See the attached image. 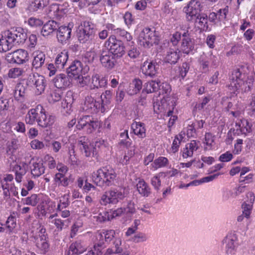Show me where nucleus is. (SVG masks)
Returning a JSON list of instances; mask_svg holds the SVG:
<instances>
[{
  "mask_svg": "<svg viewBox=\"0 0 255 255\" xmlns=\"http://www.w3.org/2000/svg\"><path fill=\"white\" fill-rule=\"evenodd\" d=\"M245 69V67L242 66L233 71L228 86L231 92L237 94L240 92L246 93L251 90L253 84L248 82V76Z\"/></svg>",
  "mask_w": 255,
  "mask_h": 255,
  "instance_id": "obj_1",
  "label": "nucleus"
},
{
  "mask_svg": "<svg viewBox=\"0 0 255 255\" xmlns=\"http://www.w3.org/2000/svg\"><path fill=\"white\" fill-rule=\"evenodd\" d=\"M117 178L115 170L110 166L103 167L94 172L92 179L97 186L103 187L114 185Z\"/></svg>",
  "mask_w": 255,
  "mask_h": 255,
  "instance_id": "obj_2",
  "label": "nucleus"
},
{
  "mask_svg": "<svg viewBox=\"0 0 255 255\" xmlns=\"http://www.w3.org/2000/svg\"><path fill=\"white\" fill-rule=\"evenodd\" d=\"M127 195V189L126 187H121L119 189L109 190L102 195L100 203L104 206L108 204H116L120 200H123Z\"/></svg>",
  "mask_w": 255,
  "mask_h": 255,
  "instance_id": "obj_3",
  "label": "nucleus"
},
{
  "mask_svg": "<svg viewBox=\"0 0 255 255\" xmlns=\"http://www.w3.org/2000/svg\"><path fill=\"white\" fill-rule=\"evenodd\" d=\"M138 39L141 45L146 47L158 44L160 38L154 28L145 27L140 32Z\"/></svg>",
  "mask_w": 255,
  "mask_h": 255,
  "instance_id": "obj_4",
  "label": "nucleus"
},
{
  "mask_svg": "<svg viewBox=\"0 0 255 255\" xmlns=\"http://www.w3.org/2000/svg\"><path fill=\"white\" fill-rule=\"evenodd\" d=\"M105 46L116 57H121L125 53V47L123 42L117 38L116 35H111L104 43Z\"/></svg>",
  "mask_w": 255,
  "mask_h": 255,
  "instance_id": "obj_5",
  "label": "nucleus"
},
{
  "mask_svg": "<svg viewBox=\"0 0 255 255\" xmlns=\"http://www.w3.org/2000/svg\"><path fill=\"white\" fill-rule=\"evenodd\" d=\"M37 230L36 234L33 235L34 242L36 247L40 251V254H45L49 249L48 238L46 233V229L41 225L39 224Z\"/></svg>",
  "mask_w": 255,
  "mask_h": 255,
  "instance_id": "obj_6",
  "label": "nucleus"
},
{
  "mask_svg": "<svg viewBox=\"0 0 255 255\" xmlns=\"http://www.w3.org/2000/svg\"><path fill=\"white\" fill-rule=\"evenodd\" d=\"M100 126L98 121L90 116H84L80 118L76 125L79 130L83 129L87 133H91Z\"/></svg>",
  "mask_w": 255,
  "mask_h": 255,
  "instance_id": "obj_7",
  "label": "nucleus"
},
{
  "mask_svg": "<svg viewBox=\"0 0 255 255\" xmlns=\"http://www.w3.org/2000/svg\"><path fill=\"white\" fill-rule=\"evenodd\" d=\"M83 110L86 112L95 114L99 112L104 113L106 108L99 101H96L91 96H87L85 98Z\"/></svg>",
  "mask_w": 255,
  "mask_h": 255,
  "instance_id": "obj_8",
  "label": "nucleus"
},
{
  "mask_svg": "<svg viewBox=\"0 0 255 255\" xmlns=\"http://www.w3.org/2000/svg\"><path fill=\"white\" fill-rule=\"evenodd\" d=\"M26 83L27 86L35 88V93L38 95L44 91L46 86L44 77L38 74L30 75Z\"/></svg>",
  "mask_w": 255,
  "mask_h": 255,
  "instance_id": "obj_9",
  "label": "nucleus"
},
{
  "mask_svg": "<svg viewBox=\"0 0 255 255\" xmlns=\"http://www.w3.org/2000/svg\"><path fill=\"white\" fill-rule=\"evenodd\" d=\"M201 3L198 0H190L187 5L183 8L186 20L189 22H193L196 17L200 13Z\"/></svg>",
  "mask_w": 255,
  "mask_h": 255,
  "instance_id": "obj_10",
  "label": "nucleus"
},
{
  "mask_svg": "<svg viewBox=\"0 0 255 255\" xmlns=\"http://www.w3.org/2000/svg\"><path fill=\"white\" fill-rule=\"evenodd\" d=\"M78 145L81 152L86 157H98V150L94 147L86 136L81 137L78 142Z\"/></svg>",
  "mask_w": 255,
  "mask_h": 255,
  "instance_id": "obj_11",
  "label": "nucleus"
},
{
  "mask_svg": "<svg viewBox=\"0 0 255 255\" xmlns=\"http://www.w3.org/2000/svg\"><path fill=\"white\" fill-rule=\"evenodd\" d=\"M200 69L203 73H207L209 71V67L215 69L219 66L217 57L210 54L208 56H201L199 60Z\"/></svg>",
  "mask_w": 255,
  "mask_h": 255,
  "instance_id": "obj_12",
  "label": "nucleus"
},
{
  "mask_svg": "<svg viewBox=\"0 0 255 255\" xmlns=\"http://www.w3.org/2000/svg\"><path fill=\"white\" fill-rule=\"evenodd\" d=\"M140 69L144 75L152 78L157 75L159 65L156 61L147 59L142 64Z\"/></svg>",
  "mask_w": 255,
  "mask_h": 255,
  "instance_id": "obj_13",
  "label": "nucleus"
},
{
  "mask_svg": "<svg viewBox=\"0 0 255 255\" xmlns=\"http://www.w3.org/2000/svg\"><path fill=\"white\" fill-rule=\"evenodd\" d=\"M243 128L241 129L240 125L233 126L230 129V132H232L234 135H247L253 131V124L247 119L242 118L241 119V123Z\"/></svg>",
  "mask_w": 255,
  "mask_h": 255,
  "instance_id": "obj_14",
  "label": "nucleus"
},
{
  "mask_svg": "<svg viewBox=\"0 0 255 255\" xmlns=\"http://www.w3.org/2000/svg\"><path fill=\"white\" fill-rule=\"evenodd\" d=\"M12 31L9 30L5 31L0 38V49L4 52L10 50L12 46L16 44V41Z\"/></svg>",
  "mask_w": 255,
  "mask_h": 255,
  "instance_id": "obj_15",
  "label": "nucleus"
},
{
  "mask_svg": "<svg viewBox=\"0 0 255 255\" xmlns=\"http://www.w3.org/2000/svg\"><path fill=\"white\" fill-rule=\"evenodd\" d=\"M87 244L84 240L78 239L72 243L65 255H79L86 251Z\"/></svg>",
  "mask_w": 255,
  "mask_h": 255,
  "instance_id": "obj_16",
  "label": "nucleus"
},
{
  "mask_svg": "<svg viewBox=\"0 0 255 255\" xmlns=\"http://www.w3.org/2000/svg\"><path fill=\"white\" fill-rule=\"evenodd\" d=\"M108 84V79L106 76L97 73L94 74L91 78L90 89L95 90L105 88Z\"/></svg>",
  "mask_w": 255,
  "mask_h": 255,
  "instance_id": "obj_17",
  "label": "nucleus"
},
{
  "mask_svg": "<svg viewBox=\"0 0 255 255\" xmlns=\"http://www.w3.org/2000/svg\"><path fill=\"white\" fill-rule=\"evenodd\" d=\"M42 107L41 105H38L34 108H32L28 111L25 117L26 124L33 125L36 123H37Z\"/></svg>",
  "mask_w": 255,
  "mask_h": 255,
  "instance_id": "obj_18",
  "label": "nucleus"
},
{
  "mask_svg": "<svg viewBox=\"0 0 255 255\" xmlns=\"http://www.w3.org/2000/svg\"><path fill=\"white\" fill-rule=\"evenodd\" d=\"M8 57H10V61L18 64H23L29 60L28 53L27 51L19 49L10 54Z\"/></svg>",
  "mask_w": 255,
  "mask_h": 255,
  "instance_id": "obj_19",
  "label": "nucleus"
},
{
  "mask_svg": "<svg viewBox=\"0 0 255 255\" xmlns=\"http://www.w3.org/2000/svg\"><path fill=\"white\" fill-rule=\"evenodd\" d=\"M194 49V40L192 39L188 32L182 33V39L181 44V49L185 53L188 54L192 52Z\"/></svg>",
  "mask_w": 255,
  "mask_h": 255,
  "instance_id": "obj_20",
  "label": "nucleus"
},
{
  "mask_svg": "<svg viewBox=\"0 0 255 255\" xmlns=\"http://www.w3.org/2000/svg\"><path fill=\"white\" fill-rule=\"evenodd\" d=\"M73 24L69 23L68 26H61L59 27L57 32L58 40L62 43H66L70 38Z\"/></svg>",
  "mask_w": 255,
  "mask_h": 255,
  "instance_id": "obj_21",
  "label": "nucleus"
},
{
  "mask_svg": "<svg viewBox=\"0 0 255 255\" xmlns=\"http://www.w3.org/2000/svg\"><path fill=\"white\" fill-rule=\"evenodd\" d=\"M68 75L73 79L79 78L83 74V65L79 60L74 61L67 69Z\"/></svg>",
  "mask_w": 255,
  "mask_h": 255,
  "instance_id": "obj_22",
  "label": "nucleus"
},
{
  "mask_svg": "<svg viewBox=\"0 0 255 255\" xmlns=\"http://www.w3.org/2000/svg\"><path fill=\"white\" fill-rule=\"evenodd\" d=\"M53 83L57 88L60 89H65L71 85L69 75L63 73L57 75L53 79Z\"/></svg>",
  "mask_w": 255,
  "mask_h": 255,
  "instance_id": "obj_23",
  "label": "nucleus"
},
{
  "mask_svg": "<svg viewBox=\"0 0 255 255\" xmlns=\"http://www.w3.org/2000/svg\"><path fill=\"white\" fill-rule=\"evenodd\" d=\"M115 55L108 51H103L100 56L102 65L108 69H112L115 65Z\"/></svg>",
  "mask_w": 255,
  "mask_h": 255,
  "instance_id": "obj_24",
  "label": "nucleus"
},
{
  "mask_svg": "<svg viewBox=\"0 0 255 255\" xmlns=\"http://www.w3.org/2000/svg\"><path fill=\"white\" fill-rule=\"evenodd\" d=\"M54 120L55 117L47 115L45 110L42 107L37 124L42 128H47L53 125Z\"/></svg>",
  "mask_w": 255,
  "mask_h": 255,
  "instance_id": "obj_25",
  "label": "nucleus"
},
{
  "mask_svg": "<svg viewBox=\"0 0 255 255\" xmlns=\"http://www.w3.org/2000/svg\"><path fill=\"white\" fill-rule=\"evenodd\" d=\"M200 145V141L195 140H192L187 143L182 150V157L184 158L192 157L194 152L199 149Z\"/></svg>",
  "mask_w": 255,
  "mask_h": 255,
  "instance_id": "obj_26",
  "label": "nucleus"
},
{
  "mask_svg": "<svg viewBox=\"0 0 255 255\" xmlns=\"http://www.w3.org/2000/svg\"><path fill=\"white\" fill-rule=\"evenodd\" d=\"M32 67L35 70L42 67L45 60V54L41 51H36L32 53Z\"/></svg>",
  "mask_w": 255,
  "mask_h": 255,
  "instance_id": "obj_27",
  "label": "nucleus"
},
{
  "mask_svg": "<svg viewBox=\"0 0 255 255\" xmlns=\"http://www.w3.org/2000/svg\"><path fill=\"white\" fill-rule=\"evenodd\" d=\"M136 181V187L138 193L143 197H148L151 193V189L149 185L143 178H138Z\"/></svg>",
  "mask_w": 255,
  "mask_h": 255,
  "instance_id": "obj_28",
  "label": "nucleus"
},
{
  "mask_svg": "<svg viewBox=\"0 0 255 255\" xmlns=\"http://www.w3.org/2000/svg\"><path fill=\"white\" fill-rule=\"evenodd\" d=\"M45 168L43 165L42 161L39 158L33 159L31 167V172L33 176L38 177L44 173Z\"/></svg>",
  "mask_w": 255,
  "mask_h": 255,
  "instance_id": "obj_29",
  "label": "nucleus"
},
{
  "mask_svg": "<svg viewBox=\"0 0 255 255\" xmlns=\"http://www.w3.org/2000/svg\"><path fill=\"white\" fill-rule=\"evenodd\" d=\"M55 207V202L51 201L50 199L44 200L37 207L39 213L38 216H46L48 213L51 212L50 207Z\"/></svg>",
  "mask_w": 255,
  "mask_h": 255,
  "instance_id": "obj_30",
  "label": "nucleus"
},
{
  "mask_svg": "<svg viewBox=\"0 0 255 255\" xmlns=\"http://www.w3.org/2000/svg\"><path fill=\"white\" fill-rule=\"evenodd\" d=\"M115 231L113 230H108L105 232L99 233L97 236V240H99L97 244L98 247H102L104 244V241L106 242H110L114 237Z\"/></svg>",
  "mask_w": 255,
  "mask_h": 255,
  "instance_id": "obj_31",
  "label": "nucleus"
},
{
  "mask_svg": "<svg viewBox=\"0 0 255 255\" xmlns=\"http://www.w3.org/2000/svg\"><path fill=\"white\" fill-rule=\"evenodd\" d=\"M93 32L92 28L89 22L84 21L79 28L78 32L79 38L80 40L85 39L87 40L89 38Z\"/></svg>",
  "mask_w": 255,
  "mask_h": 255,
  "instance_id": "obj_32",
  "label": "nucleus"
},
{
  "mask_svg": "<svg viewBox=\"0 0 255 255\" xmlns=\"http://www.w3.org/2000/svg\"><path fill=\"white\" fill-rule=\"evenodd\" d=\"M14 98L16 101H26V88L22 84H17L14 90Z\"/></svg>",
  "mask_w": 255,
  "mask_h": 255,
  "instance_id": "obj_33",
  "label": "nucleus"
},
{
  "mask_svg": "<svg viewBox=\"0 0 255 255\" xmlns=\"http://www.w3.org/2000/svg\"><path fill=\"white\" fill-rule=\"evenodd\" d=\"M131 128L134 134L138 137L143 138L146 136V129L143 123L134 122L131 126Z\"/></svg>",
  "mask_w": 255,
  "mask_h": 255,
  "instance_id": "obj_34",
  "label": "nucleus"
},
{
  "mask_svg": "<svg viewBox=\"0 0 255 255\" xmlns=\"http://www.w3.org/2000/svg\"><path fill=\"white\" fill-rule=\"evenodd\" d=\"M195 25L202 31H206L208 29V16L205 14H199L194 20Z\"/></svg>",
  "mask_w": 255,
  "mask_h": 255,
  "instance_id": "obj_35",
  "label": "nucleus"
},
{
  "mask_svg": "<svg viewBox=\"0 0 255 255\" xmlns=\"http://www.w3.org/2000/svg\"><path fill=\"white\" fill-rule=\"evenodd\" d=\"M68 57V52L66 50H64L58 54L55 60V64L57 68H63L66 64Z\"/></svg>",
  "mask_w": 255,
  "mask_h": 255,
  "instance_id": "obj_36",
  "label": "nucleus"
},
{
  "mask_svg": "<svg viewBox=\"0 0 255 255\" xmlns=\"http://www.w3.org/2000/svg\"><path fill=\"white\" fill-rule=\"evenodd\" d=\"M142 87V83L139 79H134L129 85L127 90L130 95H134L140 92Z\"/></svg>",
  "mask_w": 255,
  "mask_h": 255,
  "instance_id": "obj_37",
  "label": "nucleus"
},
{
  "mask_svg": "<svg viewBox=\"0 0 255 255\" xmlns=\"http://www.w3.org/2000/svg\"><path fill=\"white\" fill-rule=\"evenodd\" d=\"M180 53V51L178 49L170 48L167 52L165 58V61L170 64L176 63L179 59Z\"/></svg>",
  "mask_w": 255,
  "mask_h": 255,
  "instance_id": "obj_38",
  "label": "nucleus"
},
{
  "mask_svg": "<svg viewBox=\"0 0 255 255\" xmlns=\"http://www.w3.org/2000/svg\"><path fill=\"white\" fill-rule=\"evenodd\" d=\"M169 164L168 159L163 156H159L153 160L151 164V170L155 171L159 168L167 167Z\"/></svg>",
  "mask_w": 255,
  "mask_h": 255,
  "instance_id": "obj_39",
  "label": "nucleus"
},
{
  "mask_svg": "<svg viewBox=\"0 0 255 255\" xmlns=\"http://www.w3.org/2000/svg\"><path fill=\"white\" fill-rule=\"evenodd\" d=\"M57 27V23L56 21L49 20L43 25L41 33L44 36H48L55 30Z\"/></svg>",
  "mask_w": 255,
  "mask_h": 255,
  "instance_id": "obj_40",
  "label": "nucleus"
},
{
  "mask_svg": "<svg viewBox=\"0 0 255 255\" xmlns=\"http://www.w3.org/2000/svg\"><path fill=\"white\" fill-rule=\"evenodd\" d=\"M28 68L14 67L10 69L8 72V76L10 78L15 79L25 75Z\"/></svg>",
  "mask_w": 255,
  "mask_h": 255,
  "instance_id": "obj_41",
  "label": "nucleus"
},
{
  "mask_svg": "<svg viewBox=\"0 0 255 255\" xmlns=\"http://www.w3.org/2000/svg\"><path fill=\"white\" fill-rule=\"evenodd\" d=\"M167 176V173L160 172L155 174L150 179V183L154 189L159 191L161 185V178H164Z\"/></svg>",
  "mask_w": 255,
  "mask_h": 255,
  "instance_id": "obj_42",
  "label": "nucleus"
},
{
  "mask_svg": "<svg viewBox=\"0 0 255 255\" xmlns=\"http://www.w3.org/2000/svg\"><path fill=\"white\" fill-rule=\"evenodd\" d=\"M71 220L68 218L64 220L60 218H55L54 220L50 221L49 223L55 226L57 231L61 232L63 229L67 228Z\"/></svg>",
  "mask_w": 255,
  "mask_h": 255,
  "instance_id": "obj_43",
  "label": "nucleus"
},
{
  "mask_svg": "<svg viewBox=\"0 0 255 255\" xmlns=\"http://www.w3.org/2000/svg\"><path fill=\"white\" fill-rule=\"evenodd\" d=\"M54 181L58 186L66 187L69 185L70 179L64 174L57 173L54 177Z\"/></svg>",
  "mask_w": 255,
  "mask_h": 255,
  "instance_id": "obj_44",
  "label": "nucleus"
},
{
  "mask_svg": "<svg viewBox=\"0 0 255 255\" xmlns=\"http://www.w3.org/2000/svg\"><path fill=\"white\" fill-rule=\"evenodd\" d=\"M12 171L15 173V181L17 183H20L22 181L23 176L26 173V170L24 166L16 164L13 166Z\"/></svg>",
  "mask_w": 255,
  "mask_h": 255,
  "instance_id": "obj_45",
  "label": "nucleus"
},
{
  "mask_svg": "<svg viewBox=\"0 0 255 255\" xmlns=\"http://www.w3.org/2000/svg\"><path fill=\"white\" fill-rule=\"evenodd\" d=\"M12 32L17 44L23 43L27 37L26 33L21 28H18Z\"/></svg>",
  "mask_w": 255,
  "mask_h": 255,
  "instance_id": "obj_46",
  "label": "nucleus"
},
{
  "mask_svg": "<svg viewBox=\"0 0 255 255\" xmlns=\"http://www.w3.org/2000/svg\"><path fill=\"white\" fill-rule=\"evenodd\" d=\"M244 113V109L241 104L239 102L235 103L232 109L229 113V115H231L233 117L237 118L241 116Z\"/></svg>",
  "mask_w": 255,
  "mask_h": 255,
  "instance_id": "obj_47",
  "label": "nucleus"
},
{
  "mask_svg": "<svg viewBox=\"0 0 255 255\" xmlns=\"http://www.w3.org/2000/svg\"><path fill=\"white\" fill-rule=\"evenodd\" d=\"M226 243V250L227 253L232 254L233 253L236 249V237L232 236V235H228L226 237L225 240Z\"/></svg>",
  "mask_w": 255,
  "mask_h": 255,
  "instance_id": "obj_48",
  "label": "nucleus"
},
{
  "mask_svg": "<svg viewBox=\"0 0 255 255\" xmlns=\"http://www.w3.org/2000/svg\"><path fill=\"white\" fill-rule=\"evenodd\" d=\"M39 198L36 194H32L30 196L22 198L21 202L23 205H30L33 207L36 206L39 202Z\"/></svg>",
  "mask_w": 255,
  "mask_h": 255,
  "instance_id": "obj_49",
  "label": "nucleus"
},
{
  "mask_svg": "<svg viewBox=\"0 0 255 255\" xmlns=\"http://www.w3.org/2000/svg\"><path fill=\"white\" fill-rule=\"evenodd\" d=\"M160 84L159 81L151 80L146 83L144 90L147 93L155 92L160 89Z\"/></svg>",
  "mask_w": 255,
  "mask_h": 255,
  "instance_id": "obj_50",
  "label": "nucleus"
},
{
  "mask_svg": "<svg viewBox=\"0 0 255 255\" xmlns=\"http://www.w3.org/2000/svg\"><path fill=\"white\" fill-rule=\"evenodd\" d=\"M128 149L123 158L120 161V163L123 165L128 164L130 159L135 154V147L134 146L128 147Z\"/></svg>",
  "mask_w": 255,
  "mask_h": 255,
  "instance_id": "obj_51",
  "label": "nucleus"
},
{
  "mask_svg": "<svg viewBox=\"0 0 255 255\" xmlns=\"http://www.w3.org/2000/svg\"><path fill=\"white\" fill-rule=\"evenodd\" d=\"M63 92L61 89L57 88L52 91L48 97V101L50 103H55L59 101L62 98Z\"/></svg>",
  "mask_w": 255,
  "mask_h": 255,
  "instance_id": "obj_52",
  "label": "nucleus"
},
{
  "mask_svg": "<svg viewBox=\"0 0 255 255\" xmlns=\"http://www.w3.org/2000/svg\"><path fill=\"white\" fill-rule=\"evenodd\" d=\"M69 196L70 192H69L68 194H65L62 196V199L60 200L57 205V210H61L70 205Z\"/></svg>",
  "mask_w": 255,
  "mask_h": 255,
  "instance_id": "obj_53",
  "label": "nucleus"
},
{
  "mask_svg": "<svg viewBox=\"0 0 255 255\" xmlns=\"http://www.w3.org/2000/svg\"><path fill=\"white\" fill-rule=\"evenodd\" d=\"M2 189H5L10 190L14 196L18 195L17 188L15 186L14 183L4 182H1Z\"/></svg>",
  "mask_w": 255,
  "mask_h": 255,
  "instance_id": "obj_54",
  "label": "nucleus"
},
{
  "mask_svg": "<svg viewBox=\"0 0 255 255\" xmlns=\"http://www.w3.org/2000/svg\"><path fill=\"white\" fill-rule=\"evenodd\" d=\"M183 138V134L181 133L176 135L175 136L171 146V149L173 152L175 153L178 150L179 147L181 144V142Z\"/></svg>",
  "mask_w": 255,
  "mask_h": 255,
  "instance_id": "obj_55",
  "label": "nucleus"
},
{
  "mask_svg": "<svg viewBox=\"0 0 255 255\" xmlns=\"http://www.w3.org/2000/svg\"><path fill=\"white\" fill-rule=\"evenodd\" d=\"M125 211V209L123 208H119L116 210H110V211L107 213L108 220L110 221L116 217L121 216Z\"/></svg>",
  "mask_w": 255,
  "mask_h": 255,
  "instance_id": "obj_56",
  "label": "nucleus"
},
{
  "mask_svg": "<svg viewBox=\"0 0 255 255\" xmlns=\"http://www.w3.org/2000/svg\"><path fill=\"white\" fill-rule=\"evenodd\" d=\"M16 225V219L15 216L10 215L7 218L5 222L6 228L9 232H11L15 228Z\"/></svg>",
  "mask_w": 255,
  "mask_h": 255,
  "instance_id": "obj_57",
  "label": "nucleus"
},
{
  "mask_svg": "<svg viewBox=\"0 0 255 255\" xmlns=\"http://www.w3.org/2000/svg\"><path fill=\"white\" fill-rule=\"evenodd\" d=\"M117 36H120L124 40L127 41H131L132 39V37L130 33L127 31L125 29L119 28L117 30L116 34Z\"/></svg>",
  "mask_w": 255,
  "mask_h": 255,
  "instance_id": "obj_58",
  "label": "nucleus"
},
{
  "mask_svg": "<svg viewBox=\"0 0 255 255\" xmlns=\"http://www.w3.org/2000/svg\"><path fill=\"white\" fill-rule=\"evenodd\" d=\"M83 73L81 74V76H79V78H75L74 79L77 80V82L81 87L88 86L90 88L91 77L88 75L83 76Z\"/></svg>",
  "mask_w": 255,
  "mask_h": 255,
  "instance_id": "obj_59",
  "label": "nucleus"
},
{
  "mask_svg": "<svg viewBox=\"0 0 255 255\" xmlns=\"http://www.w3.org/2000/svg\"><path fill=\"white\" fill-rule=\"evenodd\" d=\"M112 96V92L110 90H106L104 93L102 94L101 99L99 101L105 107L107 105L110 104Z\"/></svg>",
  "mask_w": 255,
  "mask_h": 255,
  "instance_id": "obj_60",
  "label": "nucleus"
},
{
  "mask_svg": "<svg viewBox=\"0 0 255 255\" xmlns=\"http://www.w3.org/2000/svg\"><path fill=\"white\" fill-rule=\"evenodd\" d=\"M43 162L50 169H54L56 166V162L54 157L49 154H46L43 158Z\"/></svg>",
  "mask_w": 255,
  "mask_h": 255,
  "instance_id": "obj_61",
  "label": "nucleus"
},
{
  "mask_svg": "<svg viewBox=\"0 0 255 255\" xmlns=\"http://www.w3.org/2000/svg\"><path fill=\"white\" fill-rule=\"evenodd\" d=\"M252 204H248L246 202H244L242 205L243 209V214L245 217L248 219L250 217V215L253 209Z\"/></svg>",
  "mask_w": 255,
  "mask_h": 255,
  "instance_id": "obj_62",
  "label": "nucleus"
},
{
  "mask_svg": "<svg viewBox=\"0 0 255 255\" xmlns=\"http://www.w3.org/2000/svg\"><path fill=\"white\" fill-rule=\"evenodd\" d=\"M229 12V6H225L224 8L219 9L217 14L218 16V20L222 21L225 20L227 18V15Z\"/></svg>",
  "mask_w": 255,
  "mask_h": 255,
  "instance_id": "obj_63",
  "label": "nucleus"
},
{
  "mask_svg": "<svg viewBox=\"0 0 255 255\" xmlns=\"http://www.w3.org/2000/svg\"><path fill=\"white\" fill-rule=\"evenodd\" d=\"M28 24L31 27H37L41 26L43 24V22L39 18L31 17L28 19Z\"/></svg>",
  "mask_w": 255,
  "mask_h": 255,
  "instance_id": "obj_64",
  "label": "nucleus"
}]
</instances>
